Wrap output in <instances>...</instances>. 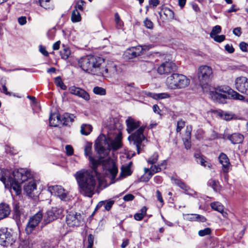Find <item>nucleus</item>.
<instances>
[{
    "label": "nucleus",
    "instance_id": "f257e3e1",
    "mask_svg": "<svg viewBox=\"0 0 248 248\" xmlns=\"http://www.w3.org/2000/svg\"><path fill=\"white\" fill-rule=\"evenodd\" d=\"M84 154L88 156L90 166L92 170L82 169L74 174L78 185V191L82 195L92 198L95 194L97 180L100 179L101 173L97 169L100 166L103 158H96L92 156V144L87 143L84 148Z\"/></svg>",
    "mask_w": 248,
    "mask_h": 248
},
{
    "label": "nucleus",
    "instance_id": "f03ea898",
    "mask_svg": "<svg viewBox=\"0 0 248 248\" xmlns=\"http://www.w3.org/2000/svg\"><path fill=\"white\" fill-rule=\"evenodd\" d=\"M32 175L30 171L23 169L14 170L12 173L7 170L0 169V180L6 187L13 189L16 195L21 193L20 184L29 180L24 186V191L30 197H34V191L36 190V185L32 179Z\"/></svg>",
    "mask_w": 248,
    "mask_h": 248
},
{
    "label": "nucleus",
    "instance_id": "7ed1b4c3",
    "mask_svg": "<svg viewBox=\"0 0 248 248\" xmlns=\"http://www.w3.org/2000/svg\"><path fill=\"white\" fill-rule=\"evenodd\" d=\"M127 131L131 134L128 137L130 144L135 146L136 148L137 153L140 154L142 142L145 139L143 132L145 126H140L141 123L136 121L131 117H128L125 121Z\"/></svg>",
    "mask_w": 248,
    "mask_h": 248
},
{
    "label": "nucleus",
    "instance_id": "20e7f679",
    "mask_svg": "<svg viewBox=\"0 0 248 248\" xmlns=\"http://www.w3.org/2000/svg\"><path fill=\"white\" fill-rule=\"evenodd\" d=\"M190 84V79L186 76L178 73H173L168 77L166 85L170 90L183 89L186 88Z\"/></svg>",
    "mask_w": 248,
    "mask_h": 248
},
{
    "label": "nucleus",
    "instance_id": "39448f33",
    "mask_svg": "<svg viewBox=\"0 0 248 248\" xmlns=\"http://www.w3.org/2000/svg\"><path fill=\"white\" fill-rule=\"evenodd\" d=\"M90 73L98 76H106L108 73L104 58L101 57L92 55Z\"/></svg>",
    "mask_w": 248,
    "mask_h": 248
},
{
    "label": "nucleus",
    "instance_id": "423d86ee",
    "mask_svg": "<svg viewBox=\"0 0 248 248\" xmlns=\"http://www.w3.org/2000/svg\"><path fill=\"white\" fill-rule=\"evenodd\" d=\"M106 175L111 180V183L115 182V178L118 172V169L114 160L108 158L104 159L101 163Z\"/></svg>",
    "mask_w": 248,
    "mask_h": 248
},
{
    "label": "nucleus",
    "instance_id": "0eeeda50",
    "mask_svg": "<svg viewBox=\"0 0 248 248\" xmlns=\"http://www.w3.org/2000/svg\"><path fill=\"white\" fill-rule=\"evenodd\" d=\"M63 209L60 207H52L47 210L43 215V219L42 223L43 226H45L54 220L60 217L63 213Z\"/></svg>",
    "mask_w": 248,
    "mask_h": 248
},
{
    "label": "nucleus",
    "instance_id": "6e6552de",
    "mask_svg": "<svg viewBox=\"0 0 248 248\" xmlns=\"http://www.w3.org/2000/svg\"><path fill=\"white\" fill-rule=\"evenodd\" d=\"M212 73L211 67L207 65L201 66L198 69V78L200 84H204L209 81Z\"/></svg>",
    "mask_w": 248,
    "mask_h": 248
},
{
    "label": "nucleus",
    "instance_id": "1a4fd4ad",
    "mask_svg": "<svg viewBox=\"0 0 248 248\" xmlns=\"http://www.w3.org/2000/svg\"><path fill=\"white\" fill-rule=\"evenodd\" d=\"M115 124L116 126L114 128L117 129L116 132V136L114 139L111 140L110 143L108 145L109 148H111L114 151L117 150L122 146V133L120 130L121 124L118 122L117 123L115 122Z\"/></svg>",
    "mask_w": 248,
    "mask_h": 248
},
{
    "label": "nucleus",
    "instance_id": "9d476101",
    "mask_svg": "<svg viewBox=\"0 0 248 248\" xmlns=\"http://www.w3.org/2000/svg\"><path fill=\"white\" fill-rule=\"evenodd\" d=\"M42 219H43V214L40 211L31 217L25 229L26 233L27 234L31 233Z\"/></svg>",
    "mask_w": 248,
    "mask_h": 248
},
{
    "label": "nucleus",
    "instance_id": "9b49d317",
    "mask_svg": "<svg viewBox=\"0 0 248 248\" xmlns=\"http://www.w3.org/2000/svg\"><path fill=\"white\" fill-rule=\"evenodd\" d=\"M235 88L241 93L248 96V78L244 76L236 78Z\"/></svg>",
    "mask_w": 248,
    "mask_h": 248
},
{
    "label": "nucleus",
    "instance_id": "f8f14e48",
    "mask_svg": "<svg viewBox=\"0 0 248 248\" xmlns=\"http://www.w3.org/2000/svg\"><path fill=\"white\" fill-rule=\"evenodd\" d=\"M161 165H159L158 163L152 165L150 168H145L144 174L140 177V181L148 182L155 173L161 171Z\"/></svg>",
    "mask_w": 248,
    "mask_h": 248
},
{
    "label": "nucleus",
    "instance_id": "ddd939ff",
    "mask_svg": "<svg viewBox=\"0 0 248 248\" xmlns=\"http://www.w3.org/2000/svg\"><path fill=\"white\" fill-rule=\"evenodd\" d=\"M81 216L80 213L71 211L68 212L66 217V222L69 227H78L81 223Z\"/></svg>",
    "mask_w": 248,
    "mask_h": 248
},
{
    "label": "nucleus",
    "instance_id": "4468645a",
    "mask_svg": "<svg viewBox=\"0 0 248 248\" xmlns=\"http://www.w3.org/2000/svg\"><path fill=\"white\" fill-rule=\"evenodd\" d=\"M13 236L11 231L7 228L0 230V245L4 247L11 245L13 243Z\"/></svg>",
    "mask_w": 248,
    "mask_h": 248
},
{
    "label": "nucleus",
    "instance_id": "2eb2a0df",
    "mask_svg": "<svg viewBox=\"0 0 248 248\" xmlns=\"http://www.w3.org/2000/svg\"><path fill=\"white\" fill-rule=\"evenodd\" d=\"M176 70V65L171 61H165L157 68V73L162 75H168Z\"/></svg>",
    "mask_w": 248,
    "mask_h": 248
},
{
    "label": "nucleus",
    "instance_id": "dca6fc26",
    "mask_svg": "<svg viewBox=\"0 0 248 248\" xmlns=\"http://www.w3.org/2000/svg\"><path fill=\"white\" fill-rule=\"evenodd\" d=\"M48 191L52 195L58 197L62 200L66 201L67 200V194L65 192V190L61 186H49L48 187Z\"/></svg>",
    "mask_w": 248,
    "mask_h": 248
},
{
    "label": "nucleus",
    "instance_id": "f3484780",
    "mask_svg": "<svg viewBox=\"0 0 248 248\" xmlns=\"http://www.w3.org/2000/svg\"><path fill=\"white\" fill-rule=\"evenodd\" d=\"M92 55H87L81 58L78 61V64L79 67L85 72L90 73L91 65H92Z\"/></svg>",
    "mask_w": 248,
    "mask_h": 248
},
{
    "label": "nucleus",
    "instance_id": "a211bd4d",
    "mask_svg": "<svg viewBox=\"0 0 248 248\" xmlns=\"http://www.w3.org/2000/svg\"><path fill=\"white\" fill-rule=\"evenodd\" d=\"M219 163L222 165V170L224 173H228L231 169V164L227 155L221 153L218 156Z\"/></svg>",
    "mask_w": 248,
    "mask_h": 248
},
{
    "label": "nucleus",
    "instance_id": "6ab92c4d",
    "mask_svg": "<svg viewBox=\"0 0 248 248\" xmlns=\"http://www.w3.org/2000/svg\"><path fill=\"white\" fill-rule=\"evenodd\" d=\"M106 138L104 135H100L97 139L95 143V149L99 155L104 154L106 151V148L104 146L106 142Z\"/></svg>",
    "mask_w": 248,
    "mask_h": 248
},
{
    "label": "nucleus",
    "instance_id": "aec40b11",
    "mask_svg": "<svg viewBox=\"0 0 248 248\" xmlns=\"http://www.w3.org/2000/svg\"><path fill=\"white\" fill-rule=\"evenodd\" d=\"M210 95L214 100L222 104L226 102L228 97V94L226 92L219 93L217 91L210 92Z\"/></svg>",
    "mask_w": 248,
    "mask_h": 248
},
{
    "label": "nucleus",
    "instance_id": "412c9836",
    "mask_svg": "<svg viewBox=\"0 0 248 248\" xmlns=\"http://www.w3.org/2000/svg\"><path fill=\"white\" fill-rule=\"evenodd\" d=\"M140 54V46L128 48L124 53L125 57L129 59L136 58Z\"/></svg>",
    "mask_w": 248,
    "mask_h": 248
},
{
    "label": "nucleus",
    "instance_id": "4be33fe9",
    "mask_svg": "<svg viewBox=\"0 0 248 248\" xmlns=\"http://www.w3.org/2000/svg\"><path fill=\"white\" fill-rule=\"evenodd\" d=\"M76 116L72 114L65 113L61 116V124L63 125L70 126L74 121Z\"/></svg>",
    "mask_w": 248,
    "mask_h": 248
},
{
    "label": "nucleus",
    "instance_id": "5701e85b",
    "mask_svg": "<svg viewBox=\"0 0 248 248\" xmlns=\"http://www.w3.org/2000/svg\"><path fill=\"white\" fill-rule=\"evenodd\" d=\"M227 138L230 140L232 144H235L242 143L244 138L242 134L235 133L232 135H229Z\"/></svg>",
    "mask_w": 248,
    "mask_h": 248
},
{
    "label": "nucleus",
    "instance_id": "b1692460",
    "mask_svg": "<svg viewBox=\"0 0 248 248\" xmlns=\"http://www.w3.org/2000/svg\"><path fill=\"white\" fill-rule=\"evenodd\" d=\"M11 212L9 205L6 203L0 204V220L7 217Z\"/></svg>",
    "mask_w": 248,
    "mask_h": 248
},
{
    "label": "nucleus",
    "instance_id": "393cba45",
    "mask_svg": "<svg viewBox=\"0 0 248 248\" xmlns=\"http://www.w3.org/2000/svg\"><path fill=\"white\" fill-rule=\"evenodd\" d=\"M61 115L59 113L51 114L49 118V125L56 127L61 124Z\"/></svg>",
    "mask_w": 248,
    "mask_h": 248
},
{
    "label": "nucleus",
    "instance_id": "a878e982",
    "mask_svg": "<svg viewBox=\"0 0 248 248\" xmlns=\"http://www.w3.org/2000/svg\"><path fill=\"white\" fill-rule=\"evenodd\" d=\"M114 203V201L113 200H108L104 201H100L97 204L95 210H97L102 206H104L105 209L107 211H109L111 208L112 205Z\"/></svg>",
    "mask_w": 248,
    "mask_h": 248
},
{
    "label": "nucleus",
    "instance_id": "bb28decb",
    "mask_svg": "<svg viewBox=\"0 0 248 248\" xmlns=\"http://www.w3.org/2000/svg\"><path fill=\"white\" fill-rule=\"evenodd\" d=\"M187 219L191 221L204 222L207 220L205 217L196 214H187Z\"/></svg>",
    "mask_w": 248,
    "mask_h": 248
},
{
    "label": "nucleus",
    "instance_id": "cd10ccee",
    "mask_svg": "<svg viewBox=\"0 0 248 248\" xmlns=\"http://www.w3.org/2000/svg\"><path fill=\"white\" fill-rule=\"evenodd\" d=\"M171 180L173 181L175 185L186 191H187L190 189L189 187L180 178L171 177Z\"/></svg>",
    "mask_w": 248,
    "mask_h": 248
},
{
    "label": "nucleus",
    "instance_id": "c85d7f7f",
    "mask_svg": "<svg viewBox=\"0 0 248 248\" xmlns=\"http://www.w3.org/2000/svg\"><path fill=\"white\" fill-rule=\"evenodd\" d=\"M132 163L130 162L129 164L126 166H123L121 168V172L118 180L120 179V177H125L127 176L131 175L132 171L130 169V166Z\"/></svg>",
    "mask_w": 248,
    "mask_h": 248
},
{
    "label": "nucleus",
    "instance_id": "c756f323",
    "mask_svg": "<svg viewBox=\"0 0 248 248\" xmlns=\"http://www.w3.org/2000/svg\"><path fill=\"white\" fill-rule=\"evenodd\" d=\"M39 2L40 5L46 10H52L54 8V5L51 0H39Z\"/></svg>",
    "mask_w": 248,
    "mask_h": 248
},
{
    "label": "nucleus",
    "instance_id": "7c9ffc66",
    "mask_svg": "<svg viewBox=\"0 0 248 248\" xmlns=\"http://www.w3.org/2000/svg\"><path fill=\"white\" fill-rule=\"evenodd\" d=\"M93 130L91 125L88 124H82L81 126L80 133L82 135L87 136L90 134Z\"/></svg>",
    "mask_w": 248,
    "mask_h": 248
},
{
    "label": "nucleus",
    "instance_id": "2f4dec72",
    "mask_svg": "<svg viewBox=\"0 0 248 248\" xmlns=\"http://www.w3.org/2000/svg\"><path fill=\"white\" fill-rule=\"evenodd\" d=\"M217 115L220 118L226 121L231 120L233 117V115L232 113H229L221 110H219L217 111Z\"/></svg>",
    "mask_w": 248,
    "mask_h": 248
},
{
    "label": "nucleus",
    "instance_id": "473e14b6",
    "mask_svg": "<svg viewBox=\"0 0 248 248\" xmlns=\"http://www.w3.org/2000/svg\"><path fill=\"white\" fill-rule=\"evenodd\" d=\"M195 157L197 158V162L198 163L201 164L202 166L204 167H207L208 168L211 169L212 165L210 163H209L205 161L199 154L195 155Z\"/></svg>",
    "mask_w": 248,
    "mask_h": 248
},
{
    "label": "nucleus",
    "instance_id": "72a5a7b5",
    "mask_svg": "<svg viewBox=\"0 0 248 248\" xmlns=\"http://www.w3.org/2000/svg\"><path fill=\"white\" fill-rule=\"evenodd\" d=\"M207 186L211 187L215 191H217L220 189V186L218 181L215 179L211 178L207 182Z\"/></svg>",
    "mask_w": 248,
    "mask_h": 248
},
{
    "label": "nucleus",
    "instance_id": "f704fd0d",
    "mask_svg": "<svg viewBox=\"0 0 248 248\" xmlns=\"http://www.w3.org/2000/svg\"><path fill=\"white\" fill-rule=\"evenodd\" d=\"M228 94H231L234 99L241 101H243L245 99V97L244 95L232 89H230L228 92Z\"/></svg>",
    "mask_w": 248,
    "mask_h": 248
},
{
    "label": "nucleus",
    "instance_id": "c9c22d12",
    "mask_svg": "<svg viewBox=\"0 0 248 248\" xmlns=\"http://www.w3.org/2000/svg\"><path fill=\"white\" fill-rule=\"evenodd\" d=\"M77 96L81 97L86 101L90 100V97L89 94L84 90L79 88L77 92Z\"/></svg>",
    "mask_w": 248,
    "mask_h": 248
},
{
    "label": "nucleus",
    "instance_id": "e433bc0d",
    "mask_svg": "<svg viewBox=\"0 0 248 248\" xmlns=\"http://www.w3.org/2000/svg\"><path fill=\"white\" fill-rule=\"evenodd\" d=\"M158 158V153L157 152H155L151 156L146 159V161L148 164L153 165L157 163Z\"/></svg>",
    "mask_w": 248,
    "mask_h": 248
},
{
    "label": "nucleus",
    "instance_id": "4c0bfd02",
    "mask_svg": "<svg viewBox=\"0 0 248 248\" xmlns=\"http://www.w3.org/2000/svg\"><path fill=\"white\" fill-rule=\"evenodd\" d=\"M210 206L212 209L218 212L223 211V205L218 202H215L211 203Z\"/></svg>",
    "mask_w": 248,
    "mask_h": 248
},
{
    "label": "nucleus",
    "instance_id": "58836bf2",
    "mask_svg": "<svg viewBox=\"0 0 248 248\" xmlns=\"http://www.w3.org/2000/svg\"><path fill=\"white\" fill-rule=\"evenodd\" d=\"M81 17L79 11L74 10L71 15V20L73 22H78L81 20Z\"/></svg>",
    "mask_w": 248,
    "mask_h": 248
},
{
    "label": "nucleus",
    "instance_id": "ea45409f",
    "mask_svg": "<svg viewBox=\"0 0 248 248\" xmlns=\"http://www.w3.org/2000/svg\"><path fill=\"white\" fill-rule=\"evenodd\" d=\"M54 82L56 85L60 87L62 90H66L67 89V86L63 82L61 77H56L55 78Z\"/></svg>",
    "mask_w": 248,
    "mask_h": 248
},
{
    "label": "nucleus",
    "instance_id": "a19ab883",
    "mask_svg": "<svg viewBox=\"0 0 248 248\" xmlns=\"http://www.w3.org/2000/svg\"><path fill=\"white\" fill-rule=\"evenodd\" d=\"M71 54V50L67 47H64L63 49L60 51L61 58L63 60H67Z\"/></svg>",
    "mask_w": 248,
    "mask_h": 248
},
{
    "label": "nucleus",
    "instance_id": "79ce46f5",
    "mask_svg": "<svg viewBox=\"0 0 248 248\" xmlns=\"http://www.w3.org/2000/svg\"><path fill=\"white\" fill-rule=\"evenodd\" d=\"M134 83H127L124 87L125 93L129 94H132L135 92L136 88L134 86Z\"/></svg>",
    "mask_w": 248,
    "mask_h": 248
},
{
    "label": "nucleus",
    "instance_id": "37998d69",
    "mask_svg": "<svg viewBox=\"0 0 248 248\" xmlns=\"http://www.w3.org/2000/svg\"><path fill=\"white\" fill-rule=\"evenodd\" d=\"M186 137L183 140V141L186 149L188 150L191 148V132H186Z\"/></svg>",
    "mask_w": 248,
    "mask_h": 248
},
{
    "label": "nucleus",
    "instance_id": "c03bdc74",
    "mask_svg": "<svg viewBox=\"0 0 248 248\" xmlns=\"http://www.w3.org/2000/svg\"><path fill=\"white\" fill-rule=\"evenodd\" d=\"M86 2L83 0H78L75 6V9L78 11H83L85 6Z\"/></svg>",
    "mask_w": 248,
    "mask_h": 248
},
{
    "label": "nucleus",
    "instance_id": "a18cd8bd",
    "mask_svg": "<svg viewBox=\"0 0 248 248\" xmlns=\"http://www.w3.org/2000/svg\"><path fill=\"white\" fill-rule=\"evenodd\" d=\"M93 92L94 94L100 95H105L106 94V89L98 86H96L93 88Z\"/></svg>",
    "mask_w": 248,
    "mask_h": 248
},
{
    "label": "nucleus",
    "instance_id": "49530a36",
    "mask_svg": "<svg viewBox=\"0 0 248 248\" xmlns=\"http://www.w3.org/2000/svg\"><path fill=\"white\" fill-rule=\"evenodd\" d=\"M115 21L116 24V27L118 29H121L124 25L123 22L121 20L120 16L118 13L114 15Z\"/></svg>",
    "mask_w": 248,
    "mask_h": 248
},
{
    "label": "nucleus",
    "instance_id": "de8ad7c7",
    "mask_svg": "<svg viewBox=\"0 0 248 248\" xmlns=\"http://www.w3.org/2000/svg\"><path fill=\"white\" fill-rule=\"evenodd\" d=\"M21 214L19 207L17 204L15 205L14 207V217L15 219L16 220L20 219Z\"/></svg>",
    "mask_w": 248,
    "mask_h": 248
},
{
    "label": "nucleus",
    "instance_id": "09e8293b",
    "mask_svg": "<svg viewBox=\"0 0 248 248\" xmlns=\"http://www.w3.org/2000/svg\"><path fill=\"white\" fill-rule=\"evenodd\" d=\"M221 31V27L219 25H216L213 28L210 33V37H212L214 36H215L217 34L220 33Z\"/></svg>",
    "mask_w": 248,
    "mask_h": 248
},
{
    "label": "nucleus",
    "instance_id": "8fccbe9b",
    "mask_svg": "<svg viewBox=\"0 0 248 248\" xmlns=\"http://www.w3.org/2000/svg\"><path fill=\"white\" fill-rule=\"evenodd\" d=\"M211 233V230L210 228H206L203 230H201L198 232V235L201 237H203Z\"/></svg>",
    "mask_w": 248,
    "mask_h": 248
},
{
    "label": "nucleus",
    "instance_id": "3c124183",
    "mask_svg": "<svg viewBox=\"0 0 248 248\" xmlns=\"http://www.w3.org/2000/svg\"><path fill=\"white\" fill-rule=\"evenodd\" d=\"M156 99H166V98H169L170 97V95L169 93H156Z\"/></svg>",
    "mask_w": 248,
    "mask_h": 248
},
{
    "label": "nucleus",
    "instance_id": "603ef678",
    "mask_svg": "<svg viewBox=\"0 0 248 248\" xmlns=\"http://www.w3.org/2000/svg\"><path fill=\"white\" fill-rule=\"evenodd\" d=\"M185 125V122L182 119L179 120L177 123L176 132H179Z\"/></svg>",
    "mask_w": 248,
    "mask_h": 248
},
{
    "label": "nucleus",
    "instance_id": "864d4df0",
    "mask_svg": "<svg viewBox=\"0 0 248 248\" xmlns=\"http://www.w3.org/2000/svg\"><path fill=\"white\" fill-rule=\"evenodd\" d=\"M214 41L218 43H221L225 39V36L224 35H216L212 37Z\"/></svg>",
    "mask_w": 248,
    "mask_h": 248
},
{
    "label": "nucleus",
    "instance_id": "5fc2aeb1",
    "mask_svg": "<svg viewBox=\"0 0 248 248\" xmlns=\"http://www.w3.org/2000/svg\"><path fill=\"white\" fill-rule=\"evenodd\" d=\"M204 134V132L202 129H198L195 134L196 138L198 140L202 139L203 138Z\"/></svg>",
    "mask_w": 248,
    "mask_h": 248
},
{
    "label": "nucleus",
    "instance_id": "6e6d98bb",
    "mask_svg": "<svg viewBox=\"0 0 248 248\" xmlns=\"http://www.w3.org/2000/svg\"><path fill=\"white\" fill-rule=\"evenodd\" d=\"M144 26L149 29H152L153 28V23L152 21L148 18H146L144 21Z\"/></svg>",
    "mask_w": 248,
    "mask_h": 248
},
{
    "label": "nucleus",
    "instance_id": "4d7b16f0",
    "mask_svg": "<svg viewBox=\"0 0 248 248\" xmlns=\"http://www.w3.org/2000/svg\"><path fill=\"white\" fill-rule=\"evenodd\" d=\"M240 49L243 52L248 51V44L244 42H242L239 44Z\"/></svg>",
    "mask_w": 248,
    "mask_h": 248
},
{
    "label": "nucleus",
    "instance_id": "13d9d810",
    "mask_svg": "<svg viewBox=\"0 0 248 248\" xmlns=\"http://www.w3.org/2000/svg\"><path fill=\"white\" fill-rule=\"evenodd\" d=\"M156 193L157 199L158 201L160 202L161 206H162L164 205V200H163L162 196V194H161V192L158 190H156Z\"/></svg>",
    "mask_w": 248,
    "mask_h": 248
},
{
    "label": "nucleus",
    "instance_id": "bf43d9fd",
    "mask_svg": "<svg viewBox=\"0 0 248 248\" xmlns=\"http://www.w3.org/2000/svg\"><path fill=\"white\" fill-rule=\"evenodd\" d=\"M66 154L68 155H72L74 154V150L73 147L69 145L65 146Z\"/></svg>",
    "mask_w": 248,
    "mask_h": 248
},
{
    "label": "nucleus",
    "instance_id": "052dcab7",
    "mask_svg": "<svg viewBox=\"0 0 248 248\" xmlns=\"http://www.w3.org/2000/svg\"><path fill=\"white\" fill-rule=\"evenodd\" d=\"M39 51L45 57H47L49 55V53L46 51V47L42 45L39 46Z\"/></svg>",
    "mask_w": 248,
    "mask_h": 248
},
{
    "label": "nucleus",
    "instance_id": "680f3d73",
    "mask_svg": "<svg viewBox=\"0 0 248 248\" xmlns=\"http://www.w3.org/2000/svg\"><path fill=\"white\" fill-rule=\"evenodd\" d=\"M134 198H135V197L133 194H128L124 197L123 200L124 201H126V202L131 201L134 199Z\"/></svg>",
    "mask_w": 248,
    "mask_h": 248
},
{
    "label": "nucleus",
    "instance_id": "e2e57ef3",
    "mask_svg": "<svg viewBox=\"0 0 248 248\" xmlns=\"http://www.w3.org/2000/svg\"><path fill=\"white\" fill-rule=\"evenodd\" d=\"M233 33L235 35L239 37L242 34L241 28L240 27L234 28L233 30Z\"/></svg>",
    "mask_w": 248,
    "mask_h": 248
},
{
    "label": "nucleus",
    "instance_id": "0e129e2a",
    "mask_svg": "<svg viewBox=\"0 0 248 248\" xmlns=\"http://www.w3.org/2000/svg\"><path fill=\"white\" fill-rule=\"evenodd\" d=\"M225 50L230 53H232L234 51V49L232 45H230L229 44H227L225 45Z\"/></svg>",
    "mask_w": 248,
    "mask_h": 248
},
{
    "label": "nucleus",
    "instance_id": "69168bd1",
    "mask_svg": "<svg viewBox=\"0 0 248 248\" xmlns=\"http://www.w3.org/2000/svg\"><path fill=\"white\" fill-rule=\"evenodd\" d=\"M78 87H77L75 86H73L69 87L68 90L71 94L76 95L77 94V92L78 91Z\"/></svg>",
    "mask_w": 248,
    "mask_h": 248
},
{
    "label": "nucleus",
    "instance_id": "338daca9",
    "mask_svg": "<svg viewBox=\"0 0 248 248\" xmlns=\"http://www.w3.org/2000/svg\"><path fill=\"white\" fill-rule=\"evenodd\" d=\"M144 217V216L142 214L139 213H136L134 216V219L138 221L141 220Z\"/></svg>",
    "mask_w": 248,
    "mask_h": 248
},
{
    "label": "nucleus",
    "instance_id": "774afa93",
    "mask_svg": "<svg viewBox=\"0 0 248 248\" xmlns=\"http://www.w3.org/2000/svg\"><path fill=\"white\" fill-rule=\"evenodd\" d=\"M154 181L157 184H160L162 182L163 179L160 176H155L154 178Z\"/></svg>",
    "mask_w": 248,
    "mask_h": 248
}]
</instances>
